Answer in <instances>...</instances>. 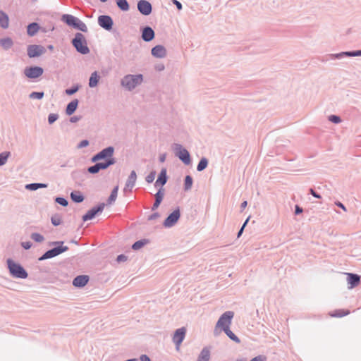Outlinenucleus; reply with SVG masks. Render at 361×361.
<instances>
[{"label": "nucleus", "mask_w": 361, "mask_h": 361, "mask_svg": "<svg viewBox=\"0 0 361 361\" xmlns=\"http://www.w3.org/2000/svg\"><path fill=\"white\" fill-rule=\"evenodd\" d=\"M6 263L9 274L11 276L21 279L27 278L28 274L20 264L16 262L10 258L6 260Z\"/></svg>", "instance_id": "1"}, {"label": "nucleus", "mask_w": 361, "mask_h": 361, "mask_svg": "<svg viewBox=\"0 0 361 361\" xmlns=\"http://www.w3.org/2000/svg\"><path fill=\"white\" fill-rule=\"evenodd\" d=\"M142 81L143 75L142 74H128L121 79V85L126 90L132 91L140 85Z\"/></svg>", "instance_id": "2"}, {"label": "nucleus", "mask_w": 361, "mask_h": 361, "mask_svg": "<svg viewBox=\"0 0 361 361\" xmlns=\"http://www.w3.org/2000/svg\"><path fill=\"white\" fill-rule=\"evenodd\" d=\"M71 44L75 50L81 54H87L90 53V49L85 37L81 32H76L71 40Z\"/></svg>", "instance_id": "3"}, {"label": "nucleus", "mask_w": 361, "mask_h": 361, "mask_svg": "<svg viewBox=\"0 0 361 361\" xmlns=\"http://www.w3.org/2000/svg\"><path fill=\"white\" fill-rule=\"evenodd\" d=\"M234 312L232 311H226L223 313L216 324V329L219 328L224 331L226 328H229L233 318Z\"/></svg>", "instance_id": "4"}, {"label": "nucleus", "mask_w": 361, "mask_h": 361, "mask_svg": "<svg viewBox=\"0 0 361 361\" xmlns=\"http://www.w3.org/2000/svg\"><path fill=\"white\" fill-rule=\"evenodd\" d=\"M173 149L175 151V154L185 164L188 165L191 162L190 155L189 152L180 144H173Z\"/></svg>", "instance_id": "5"}, {"label": "nucleus", "mask_w": 361, "mask_h": 361, "mask_svg": "<svg viewBox=\"0 0 361 361\" xmlns=\"http://www.w3.org/2000/svg\"><path fill=\"white\" fill-rule=\"evenodd\" d=\"M68 246H56L53 248L46 251L41 257H39V261H43L45 259H51L55 257L64 252L68 250Z\"/></svg>", "instance_id": "6"}, {"label": "nucleus", "mask_w": 361, "mask_h": 361, "mask_svg": "<svg viewBox=\"0 0 361 361\" xmlns=\"http://www.w3.org/2000/svg\"><path fill=\"white\" fill-rule=\"evenodd\" d=\"M44 69L40 66H27L24 68L23 73L29 79L35 80L42 75Z\"/></svg>", "instance_id": "7"}, {"label": "nucleus", "mask_w": 361, "mask_h": 361, "mask_svg": "<svg viewBox=\"0 0 361 361\" xmlns=\"http://www.w3.org/2000/svg\"><path fill=\"white\" fill-rule=\"evenodd\" d=\"M180 217V209L179 207H177L166 218V219L163 222V226L165 228H171L178 222Z\"/></svg>", "instance_id": "8"}, {"label": "nucleus", "mask_w": 361, "mask_h": 361, "mask_svg": "<svg viewBox=\"0 0 361 361\" xmlns=\"http://www.w3.org/2000/svg\"><path fill=\"white\" fill-rule=\"evenodd\" d=\"M46 52V49L42 45L30 44L27 47V54L30 58L39 57Z\"/></svg>", "instance_id": "9"}, {"label": "nucleus", "mask_w": 361, "mask_h": 361, "mask_svg": "<svg viewBox=\"0 0 361 361\" xmlns=\"http://www.w3.org/2000/svg\"><path fill=\"white\" fill-rule=\"evenodd\" d=\"M105 207L104 203H99L98 205L93 207L87 212L82 216V220L84 221H87L89 220H92L99 213H102Z\"/></svg>", "instance_id": "10"}, {"label": "nucleus", "mask_w": 361, "mask_h": 361, "mask_svg": "<svg viewBox=\"0 0 361 361\" xmlns=\"http://www.w3.org/2000/svg\"><path fill=\"white\" fill-rule=\"evenodd\" d=\"M186 334V329L185 327H181L177 329L173 336L172 340L174 344L176 345V348L177 350L179 349L181 343L183 341Z\"/></svg>", "instance_id": "11"}, {"label": "nucleus", "mask_w": 361, "mask_h": 361, "mask_svg": "<svg viewBox=\"0 0 361 361\" xmlns=\"http://www.w3.org/2000/svg\"><path fill=\"white\" fill-rule=\"evenodd\" d=\"M98 24L103 29L110 31L114 25L112 18L108 15H101L98 17Z\"/></svg>", "instance_id": "12"}, {"label": "nucleus", "mask_w": 361, "mask_h": 361, "mask_svg": "<svg viewBox=\"0 0 361 361\" xmlns=\"http://www.w3.org/2000/svg\"><path fill=\"white\" fill-rule=\"evenodd\" d=\"M361 56V50L342 51L337 54H331L329 55L331 59H341L343 57H355Z\"/></svg>", "instance_id": "13"}, {"label": "nucleus", "mask_w": 361, "mask_h": 361, "mask_svg": "<svg viewBox=\"0 0 361 361\" xmlns=\"http://www.w3.org/2000/svg\"><path fill=\"white\" fill-rule=\"evenodd\" d=\"M137 6L139 12L144 16H148L152 13V4L147 0H140Z\"/></svg>", "instance_id": "14"}, {"label": "nucleus", "mask_w": 361, "mask_h": 361, "mask_svg": "<svg viewBox=\"0 0 361 361\" xmlns=\"http://www.w3.org/2000/svg\"><path fill=\"white\" fill-rule=\"evenodd\" d=\"M346 275L349 288H353L360 284V276L358 274L353 273H346Z\"/></svg>", "instance_id": "15"}, {"label": "nucleus", "mask_w": 361, "mask_h": 361, "mask_svg": "<svg viewBox=\"0 0 361 361\" xmlns=\"http://www.w3.org/2000/svg\"><path fill=\"white\" fill-rule=\"evenodd\" d=\"M141 37L145 42H149L154 38L155 33L151 27L147 25L142 28Z\"/></svg>", "instance_id": "16"}, {"label": "nucleus", "mask_w": 361, "mask_h": 361, "mask_svg": "<svg viewBox=\"0 0 361 361\" xmlns=\"http://www.w3.org/2000/svg\"><path fill=\"white\" fill-rule=\"evenodd\" d=\"M154 57L162 59L166 56V49L163 45H156L151 50Z\"/></svg>", "instance_id": "17"}, {"label": "nucleus", "mask_w": 361, "mask_h": 361, "mask_svg": "<svg viewBox=\"0 0 361 361\" xmlns=\"http://www.w3.org/2000/svg\"><path fill=\"white\" fill-rule=\"evenodd\" d=\"M89 280V276L79 275L74 278L73 285L77 288H82L88 283Z\"/></svg>", "instance_id": "18"}, {"label": "nucleus", "mask_w": 361, "mask_h": 361, "mask_svg": "<svg viewBox=\"0 0 361 361\" xmlns=\"http://www.w3.org/2000/svg\"><path fill=\"white\" fill-rule=\"evenodd\" d=\"M168 176L166 174V169L163 168L159 173L158 178L154 183V186L159 187L161 186L162 188L167 182Z\"/></svg>", "instance_id": "19"}, {"label": "nucleus", "mask_w": 361, "mask_h": 361, "mask_svg": "<svg viewBox=\"0 0 361 361\" xmlns=\"http://www.w3.org/2000/svg\"><path fill=\"white\" fill-rule=\"evenodd\" d=\"M164 196V189L162 188H160L158 190L157 192L154 195L155 201L152 207V211L156 210L159 207L160 204L161 203V202L163 200Z\"/></svg>", "instance_id": "20"}, {"label": "nucleus", "mask_w": 361, "mask_h": 361, "mask_svg": "<svg viewBox=\"0 0 361 361\" xmlns=\"http://www.w3.org/2000/svg\"><path fill=\"white\" fill-rule=\"evenodd\" d=\"M78 19V18L71 14H63L61 17V20L71 27H74Z\"/></svg>", "instance_id": "21"}, {"label": "nucleus", "mask_w": 361, "mask_h": 361, "mask_svg": "<svg viewBox=\"0 0 361 361\" xmlns=\"http://www.w3.org/2000/svg\"><path fill=\"white\" fill-rule=\"evenodd\" d=\"M79 101L78 99H74L70 102L66 108V114L68 116H71L76 111L78 106Z\"/></svg>", "instance_id": "22"}, {"label": "nucleus", "mask_w": 361, "mask_h": 361, "mask_svg": "<svg viewBox=\"0 0 361 361\" xmlns=\"http://www.w3.org/2000/svg\"><path fill=\"white\" fill-rule=\"evenodd\" d=\"M114 151L115 149L114 147L109 146L99 152V154L102 160H105L106 159L114 156Z\"/></svg>", "instance_id": "23"}, {"label": "nucleus", "mask_w": 361, "mask_h": 361, "mask_svg": "<svg viewBox=\"0 0 361 361\" xmlns=\"http://www.w3.org/2000/svg\"><path fill=\"white\" fill-rule=\"evenodd\" d=\"M211 348V346H206L203 348L197 361H209L210 359Z\"/></svg>", "instance_id": "24"}, {"label": "nucleus", "mask_w": 361, "mask_h": 361, "mask_svg": "<svg viewBox=\"0 0 361 361\" xmlns=\"http://www.w3.org/2000/svg\"><path fill=\"white\" fill-rule=\"evenodd\" d=\"M136 179H137L136 172L135 171H132L127 179L126 183L125 189L128 188L129 190H131L135 185Z\"/></svg>", "instance_id": "25"}, {"label": "nucleus", "mask_w": 361, "mask_h": 361, "mask_svg": "<svg viewBox=\"0 0 361 361\" xmlns=\"http://www.w3.org/2000/svg\"><path fill=\"white\" fill-rule=\"evenodd\" d=\"M13 45V40L9 37L0 39V46L5 51L9 50Z\"/></svg>", "instance_id": "26"}, {"label": "nucleus", "mask_w": 361, "mask_h": 361, "mask_svg": "<svg viewBox=\"0 0 361 361\" xmlns=\"http://www.w3.org/2000/svg\"><path fill=\"white\" fill-rule=\"evenodd\" d=\"M40 28L39 25L37 23H31L28 24L27 27V33L29 36L33 37L35 36L37 32L39 31Z\"/></svg>", "instance_id": "27"}, {"label": "nucleus", "mask_w": 361, "mask_h": 361, "mask_svg": "<svg viewBox=\"0 0 361 361\" xmlns=\"http://www.w3.org/2000/svg\"><path fill=\"white\" fill-rule=\"evenodd\" d=\"M99 80L100 75L98 74L97 71H94L89 78V87L91 88L97 87Z\"/></svg>", "instance_id": "28"}, {"label": "nucleus", "mask_w": 361, "mask_h": 361, "mask_svg": "<svg viewBox=\"0 0 361 361\" xmlns=\"http://www.w3.org/2000/svg\"><path fill=\"white\" fill-rule=\"evenodd\" d=\"M9 26L8 16L3 11L0 10V27L3 29H7Z\"/></svg>", "instance_id": "29"}, {"label": "nucleus", "mask_w": 361, "mask_h": 361, "mask_svg": "<svg viewBox=\"0 0 361 361\" xmlns=\"http://www.w3.org/2000/svg\"><path fill=\"white\" fill-rule=\"evenodd\" d=\"M149 243V240L147 238L140 239L135 242L132 245V249L138 250Z\"/></svg>", "instance_id": "30"}, {"label": "nucleus", "mask_w": 361, "mask_h": 361, "mask_svg": "<svg viewBox=\"0 0 361 361\" xmlns=\"http://www.w3.org/2000/svg\"><path fill=\"white\" fill-rule=\"evenodd\" d=\"M71 198L75 203H80L84 200V196L80 191H73L71 193Z\"/></svg>", "instance_id": "31"}, {"label": "nucleus", "mask_w": 361, "mask_h": 361, "mask_svg": "<svg viewBox=\"0 0 361 361\" xmlns=\"http://www.w3.org/2000/svg\"><path fill=\"white\" fill-rule=\"evenodd\" d=\"M47 188V184L41 183H32L25 185V188L29 190L35 191L39 188Z\"/></svg>", "instance_id": "32"}, {"label": "nucleus", "mask_w": 361, "mask_h": 361, "mask_svg": "<svg viewBox=\"0 0 361 361\" xmlns=\"http://www.w3.org/2000/svg\"><path fill=\"white\" fill-rule=\"evenodd\" d=\"M118 186H116L114 188V189L111 190L110 196L109 197V198L107 200L106 204L111 205L116 201L117 195H118Z\"/></svg>", "instance_id": "33"}, {"label": "nucleus", "mask_w": 361, "mask_h": 361, "mask_svg": "<svg viewBox=\"0 0 361 361\" xmlns=\"http://www.w3.org/2000/svg\"><path fill=\"white\" fill-rule=\"evenodd\" d=\"M117 6L123 11H128L130 8L129 4L127 0H116Z\"/></svg>", "instance_id": "34"}, {"label": "nucleus", "mask_w": 361, "mask_h": 361, "mask_svg": "<svg viewBox=\"0 0 361 361\" xmlns=\"http://www.w3.org/2000/svg\"><path fill=\"white\" fill-rule=\"evenodd\" d=\"M223 331L233 341H235L237 343H239L240 342V341L238 338V337L234 333H233L232 331L230 329V327L225 329Z\"/></svg>", "instance_id": "35"}, {"label": "nucleus", "mask_w": 361, "mask_h": 361, "mask_svg": "<svg viewBox=\"0 0 361 361\" xmlns=\"http://www.w3.org/2000/svg\"><path fill=\"white\" fill-rule=\"evenodd\" d=\"M193 179L191 176L187 175L184 180V190L188 191L191 189Z\"/></svg>", "instance_id": "36"}, {"label": "nucleus", "mask_w": 361, "mask_h": 361, "mask_svg": "<svg viewBox=\"0 0 361 361\" xmlns=\"http://www.w3.org/2000/svg\"><path fill=\"white\" fill-rule=\"evenodd\" d=\"M350 313L349 310H336L330 313V315L333 317H342L348 315Z\"/></svg>", "instance_id": "37"}, {"label": "nucleus", "mask_w": 361, "mask_h": 361, "mask_svg": "<svg viewBox=\"0 0 361 361\" xmlns=\"http://www.w3.org/2000/svg\"><path fill=\"white\" fill-rule=\"evenodd\" d=\"M207 165H208V159L206 157H202L200 160V161L197 166V171H202L207 167Z\"/></svg>", "instance_id": "38"}, {"label": "nucleus", "mask_w": 361, "mask_h": 361, "mask_svg": "<svg viewBox=\"0 0 361 361\" xmlns=\"http://www.w3.org/2000/svg\"><path fill=\"white\" fill-rule=\"evenodd\" d=\"M73 28L77 29L83 32H87L88 31L87 27L85 25V23L80 19L78 20Z\"/></svg>", "instance_id": "39"}, {"label": "nucleus", "mask_w": 361, "mask_h": 361, "mask_svg": "<svg viewBox=\"0 0 361 361\" xmlns=\"http://www.w3.org/2000/svg\"><path fill=\"white\" fill-rule=\"evenodd\" d=\"M11 156V152L8 151H5L0 153V166L4 165L8 157Z\"/></svg>", "instance_id": "40"}, {"label": "nucleus", "mask_w": 361, "mask_h": 361, "mask_svg": "<svg viewBox=\"0 0 361 361\" xmlns=\"http://www.w3.org/2000/svg\"><path fill=\"white\" fill-rule=\"evenodd\" d=\"M30 238L32 240L37 243H42L44 240V237L38 233H32L30 235Z\"/></svg>", "instance_id": "41"}, {"label": "nucleus", "mask_w": 361, "mask_h": 361, "mask_svg": "<svg viewBox=\"0 0 361 361\" xmlns=\"http://www.w3.org/2000/svg\"><path fill=\"white\" fill-rule=\"evenodd\" d=\"M80 87L79 85H73L71 87L66 89L65 92L67 95H73L79 90Z\"/></svg>", "instance_id": "42"}, {"label": "nucleus", "mask_w": 361, "mask_h": 361, "mask_svg": "<svg viewBox=\"0 0 361 361\" xmlns=\"http://www.w3.org/2000/svg\"><path fill=\"white\" fill-rule=\"evenodd\" d=\"M44 92H32L29 94V98L32 99H41L44 97Z\"/></svg>", "instance_id": "43"}, {"label": "nucleus", "mask_w": 361, "mask_h": 361, "mask_svg": "<svg viewBox=\"0 0 361 361\" xmlns=\"http://www.w3.org/2000/svg\"><path fill=\"white\" fill-rule=\"evenodd\" d=\"M51 222L55 226L60 225L61 223V216L59 214L53 215L51 217Z\"/></svg>", "instance_id": "44"}, {"label": "nucleus", "mask_w": 361, "mask_h": 361, "mask_svg": "<svg viewBox=\"0 0 361 361\" xmlns=\"http://www.w3.org/2000/svg\"><path fill=\"white\" fill-rule=\"evenodd\" d=\"M328 120L333 123H335V124H338V123H340L341 122V118L339 116H337V115H330L329 117H328Z\"/></svg>", "instance_id": "45"}, {"label": "nucleus", "mask_w": 361, "mask_h": 361, "mask_svg": "<svg viewBox=\"0 0 361 361\" xmlns=\"http://www.w3.org/2000/svg\"><path fill=\"white\" fill-rule=\"evenodd\" d=\"M55 202L63 207H66L68 204V200L66 198L61 197H56L55 198Z\"/></svg>", "instance_id": "46"}, {"label": "nucleus", "mask_w": 361, "mask_h": 361, "mask_svg": "<svg viewBox=\"0 0 361 361\" xmlns=\"http://www.w3.org/2000/svg\"><path fill=\"white\" fill-rule=\"evenodd\" d=\"M87 170V172L91 174H96V173H99V171L97 163H96L95 164H94L91 166H89Z\"/></svg>", "instance_id": "47"}, {"label": "nucleus", "mask_w": 361, "mask_h": 361, "mask_svg": "<svg viewBox=\"0 0 361 361\" xmlns=\"http://www.w3.org/2000/svg\"><path fill=\"white\" fill-rule=\"evenodd\" d=\"M155 176H156V171H151L145 178V180L148 183H151L154 181V178H155Z\"/></svg>", "instance_id": "48"}, {"label": "nucleus", "mask_w": 361, "mask_h": 361, "mask_svg": "<svg viewBox=\"0 0 361 361\" xmlns=\"http://www.w3.org/2000/svg\"><path fill=\"white\" fill-rule=\"evenodd\" d=\"M59 118V115L56 114H50L48 116V123L53 124Z\"/></svg>", "instance_id": "49"}, {"label": "nucleus", "mask_w": 361, "mask_h": 361, "mask_svg": "<svg viewBox=\"0 0 361 361\" xmlns=\"http://www.w3.org/2000/svg\"><path fill=\"white\" fill-rule=\"evenodd\" d=\"M104 161H106L108 167L114 165L116 162V159L113 156L106 159Z\"/></svg>", "instance_id": "50"}, {"label": "nucleus", "mask_w": 361, "mask_h": 361, "mask_svg": "<svg viewBox=\"0 0 361 361\" xmlns=\"http://www.w3.org/2000/svg\"><path fill=\"white\" fill-rule=\"evenodd\" d=\"M128 259V257L123 254L119 255L116 257V262L118 263L124 262Z\"/></svg>", "instance_id": "51"}, {"label": "nucleus", "mask_w": 361, "mask_h": 361, "mask_svg": "<svg viewBox=\"0 0 361 361\" xmlns=\"http://www.w3.org/2000/svg\"><path fill=\"white\" fill-rule=\"evenodd\" d=\"M88 145H89V141L87 140H83L78 143L77 147H78V149H82Z\"/></svg>", "instance_id": "52"}, {"label": "nucleus", "mask_w": 361, "mask_h": 361, "mask_svg": "<svg viewBox=\"0 0 361 361\" xmlns=\"http://www.w3.org/2000/svg\"><path fill=\"white\" fill-rule=\"evenodd\" d=\"M267 357L264 355H258L255 357H252L249 361H265Z\"/></svg>", "instance_id": "53"}, {"label": "nucleus", "mask_w": 361, "mask_h": 361, "mask_svg": "<svg viewBox=\"0 0 361 361\" xmlns=\"http://www.w3.org/2000/svg\"><path fill=\"white\" fill-rule=\"evenodd\" d=\"M32 244L31 242L30 241H26V242H22L21 243V246L25 249V250H29L31 247H32Z\"/></svg>", "instance_id": "54"}, {"label": "nucleus", "mask_w": 361, "mask_h": 361, "mask_svg": "<svg viewBox=\"0 0 361 361\" xmlns=\"http://www.w3.org/2000/svg\"><path fill=\"white\" fill-rule=\"evenodd\" d=\"M309 192L314 197L317 198V199H321L322 198V196L320 195V194H319L318 192H317L314 189L312 188H310L309 190Z\"/></svg>", "instance_id": "55"}, {"label": "nucleus", "mask_w": 361, "mask_h": 361, "mask_svg": "<svg viewBox=\"0 0 361 361\" xmlns=\"http://www.w3.org/2000/svg\"><path fill=\"white\" fill-rule=\"evenodd\" d=\"M63 241H52L49 243V246H64Z\"/></svg>", "instance_id": "56"}, {"label": "nucleus", "mask_w": 361, "mask_h": 361, "mask_svg": "<svg viewBox=\"0 0 361 361\" xmlns=\"http://www.w3.org/2000/svg\"><path fill=\"white\" fill-rule=\"evenodd\" d=\"M102 160L99 154V152L95 154L92 158H91V161L92 163H97L99 161Z\"/></svg>", "instance_id": "57"}, {"label": "nucleus", "mask_w": 361, "mask_h": 361, "mask_svg": "<svg viewBox=\"0 0 361 361\" xmlns=\"http://www.w3.org/2000/svg\"><path fill=\"white\" fill-rule=\"evenodd\" d=\"M97 164H98V166H99V171L100 170H105L106 169H108L109 167L107 166L106 165V161H103V162H97Z\"/></svg>", "instance_id": "58"}, {"label": "nucleus", "mask_w": 361, "mask_h": 361, "mask_svg": "<svg viewBox=\"0 0 361 361\" xmlns=\"http://www.w3.org/2000/svg\"><path fill=\"white\" fill-rule=\"evenodd\" d=\"M171 2L176 6L178 11L182 10L183 6L182 4L178 0H171Z\"/></svg>", "instance_id": "59"}, {"label": "nucleus", "mask_w": 361, "mask_h": 361, "mask_svg": "<svg viewBox=\"0 0 361 361\" xmlns=\"http://www.w3.org/2000/svg\"><path fill=\"white\" fill-rule=\"evenodd\" d=\"M158 217H159V214L158 212H154V213L152 214L151 215H149L148 216L147 219L149 221H152V220L157 219Z\"/></svg>", "instance_id": "60"}, {"label": "nucleus", "mask_w": 361, "mask_h": 361, "mask_svg": "<svg viewBox=\"0 0 361 361\" xmlns=\"http://www.w3.org/2000/svg\"><path fill=\"white\" fill-rule=\"evenodd\" d=\"M82 116H73L70 118V122L71 123H76L79 121L81 119Z\"/></svg>", "instance_id": "61"}, {"label": "nucleus", "mask_w": 361, "mask_h": 361, "mask_svg": "<svg viewBox=\"0 0 361 361\" xmlns=\"http://www.w3.org/2000/svg\"><path fill=\"white\" fill-rule=\"evenodd\" d=\"M303 209L302 207H300V206L298 205H295V214L296 215H298L300 214H301L302 212Z\"/></svg>", "instance_id": "62"}, {"label": "nucleus", "mask_w": 361, "mask_h": 361, "mask_svg": "<svg viewBox=\"0 0 361 361\" xmlns=\"http://www.w3.org/2000/svg\"><path fill=\"white\" fill-rule=\"evenodd\" d=\"M335 204H336L337 207H338L341 208L343 210L346 211V207H345V205H344L343 203H341V202L337 201V202H335Z\"/></svg>", "instance_id": "63"}, {"label": "nucleus", "mask_w": 361, "mask_h": 361, "mask_svg": "<svg viewBox=\"0 0 361 361\" xmlns=\"http://www.w3.org/2000/svg\"><path fill=\"white\" fill-rule=\"evenodd\" d=\"M140 361H151V360L147 355H142L140 357Z\"/></svg>", "instance_id": "64"}]
</instances>
